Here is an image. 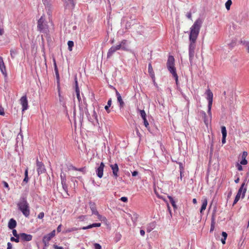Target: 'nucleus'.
<instances>
[{
    "label": "nucleus",
    "instance_id": "20e7f679",
    "mask_svg": "<svg viewBox=\"0 0 249 249\" xmlns=\"http://www.w3.org/2000/svg\"><path fill=\"white\" fill-rule=\"evenodd\" d=\"M44 20L45 18L42 16L37 22L38 29L42 33H46L47 31V25L44 23Z\"/></svg>",
    "mask_w": 249,
    "mask_h": 249
},
{
    "label": "nucleus",
    "instance_id": "c756f323",
    "mask_svg": "<svg viewBox=\"0 0 249 249\" xmlns=\"http://www.w3.org/2000/svg\"><path fill=\"white\" fill-rule=\"evenodd\" d=\"M52 238L53 237L51 236L50 234H48L44 236L43 240L49 242Z\"/></svg>",
    "mask_w": 249,
    "mask_h": 249
},
{
    "label": "nucleus",
    "instance_id": "c03bdc74",
    "mask_svg": "<svg viewBox=\"0 0 249 249\" xmlns=\"http://www.w3.org/2000/svg\"><path fill=\"white\" fill-rule=\"evenodd\" d=\"M68 1L70 2V3L72 7L73 8H74L75 5V0H68Z\"/></svg>",
    "mask_w": 249,
    "mask_h": 249
},
{
    "label": "nucleus",
    "instance_id": "bf43d9fd",
    "mask_svg": "<svg viewBox=\"0 0 249 249\" xmlns=\"http://www.w3.org/2000/svg\"><path fill=\"white\" fill-rule=\"evenodd\" d=\"M2 183L3 184L4 187L8 188V190H9L8 184L6 181H3Z\"/></svg>",
    "mask_w": 249,
    "mask_h": 249
},
{
    "label": "nucleus",
    "instance_id": "69168bd1",
    "mask_svg": "<svg viewBox=\"0 0 249 249\" xmlns=\"http://www.w3.org/2000/svg\"><path fill=\"white\" fill-rule=\"evenodd\" d=\"M222 236L224 238H227V236H228L227 233L226 232H225V231H223L222 232Z\"/></svg>",
    "mask_w": 249,
    "mask_h": 249
},
{
    "label": "nucleus",
    "instance_id": "79ce46f5",
    "mask_svg": "<svg viewBox=\"0 0 249 249\" xmlns=\"http://www.w3.org/2000/svg\"><path fill=\"white\" fill-rule=\"evenodd\" d=\"M242 164H239V163H237L236 164V167L237 168V169L239 170V171H242L243 170V167L241 165Z\"/></svg>",
    "mask_w": 249,
    "mask_h": 249
},
{
    "label": "nucleus",
    "instance_id": "7ed1b4c3",
    "mask_svg": "<svg viewBox=\"0 0 249 249\" xmlns=\"http://www.w3.org/2000/svg\"><path fill=\"white\" fill-rule=\"evenodd\" d=\"M205 93L207 95V99L208 101V113L210 115H211V108L213 101V93L209 89L206 90Z\"/></svg>",
    "mask_w": 249,
    "mask_h": 249
},
{
    "label": "nucleus",
    "instance_id": "bb28decb",
    "mask_svg": "<svg viewBox=\"0 0 249 249\" xmlns=\"http://www.w3.org/2000/svg\"><path fill=\"white\" fill-rule=\"evenodd\" d=\"M158 196L159 197H160V198L163 199V200L166 203L167 206V208H168V210L169 211V213L171 215V210L170 209V207L169 203L167 201V200L165 198H163L162 196H159L158 195Z\"/></svg>",
    "mask_w": 249,
    "mask_h": 249
},
{
    "label": "nucleus",
    "instance_id": "37998d69",
    "mask_svg": "<svg viewBox=\"0 0 249 249\" xmlns=\"http://www.w3.org/2000/svg\"><path fill=\"white\" fill-rule=\"evenodd\" d=\"M75 92H76L77 98L78 101L80 102L81 101V97H80V90L76 91Z\"/></svg>",
    "mask_w": 249,
    "mask_h": 249
},
{
    "label": "nucleus",
    "instance_id": "1a4fd4ad",
    "mask_svg": "<svg viewBox=\"0 0 249 249\" xmlns=\"http://www.w3.org/2000/svg\"><path fill=\"white\" fill-rule=\"evenodd\" d=\"M0 70L1 73L3 74L5 77H7V72L6 71V67L4 64L3 58L0 56Z\"/></svg>",
    "mask_w": 249,
    "mask_h": 249
},
{
    "label": "nucleus",
    "instance_id": "9b49d317",
    "mask_svg": "<svg viewBox=\"0 0 249 249\" xmlns=\"http://www.w3.org/2000/svg\"><path fill=\"white\" fill-rule=\"evenodd\" d=\"M53 61L54 70V71H55V75H56L57 86L59 87V85H60V77H59L58 70L57 65L56 63V61H55V60L54 58L53 59Z\"/></svg>",
    "mask_w": 249,
    "mask_h": 249
},
{
    "label": "nucleus",
    "instance_id": "aec40b11",
    "mask_svg": "<svg viewBox=\"0 0 249 249\" xmlns=\"http://www.w3.org/2000/svg\"><path fill=\"white\" fill-rule=\"evenodd\" d=\"M207 199L206 198H205L202 201V204L200 210V212L202 213L203 211H204L207 207Z\"/></svg>",
    "mask_w": 249,
    "mask_h": 249
},
{
    "label": "nucleus",
    "instance_id": "72a5a7b5",
    "mask_svg": "<svg viewBox=\"0 0 249 249\" xmlns=\"http://www.w3.org/2000/svg\"><path fill=\"white\" fill-rule=\"evenodd\" d=\"M92 118H93L95 120L96 123L97 124H99L98 120L97 119V114L95 112V110H93V115L92 116Z\"/></svg>",
    "mask_w": 249,
    "mask_h": 249
},
{
    "label": "nucleus",
    "instance_id": "412c9836",
    "mask_svg": "<svg viewBox=\"0 0 249 249\" xmlns=\"http://www.w3.org/2000/svg\"><path fill=\"white\" fill-rule=\"evenodd\" d=\"M167 66L168 71L171 73V55L169 53L168 59L167 63Z\"/></svg>",
    "mask_w": 249,
    "mask_h": 249
},
{
    "label": "nucleus",
    "instance_id": "774afa93",
    "mask_svg": "<svg viewBox=\"0 0 249 249\" xmlns=\"http://www.w3.org/2000/svg\"><path fill=\"white\" fill-rule=\"evenodd\" d=\"M125 26L126 29L129 28L131 26V23L127 21L126 23Z\"/></svg>",
    "mask_w": 249,
    "mask_h": 249
},
{
    "label": "nucleus",
    "instance_id": "dca6fc26",
    "mask_svg": "<svg viewBox=\"0 0 249 249\" xmlns=\"http://www.w3.org/2000/svg\"><path fill=\"white\" fill-rule=\"evenodd\" d=\"M126 41L125 40H123L119 45H118L116 46H113V47L115 48L116 51L119 50L120 49L125 50V47L124 45L126 43Z\"/></svg>",
    "mask_w": 249,
    "mask_h": 249
},
{
    "label": "nucleus",
    "instance_id": "8fccbe9b",
    "mask_svg": "<svg viewBox=\"0 0 249 249\" xmlns=\"http://www.w3.org/2000/svg\"><path fill=\"white\" fill-rule=\"evenodd\" d=\"M172 206L174 208V211L177 209V206L176 205L175 201L172 199Z\"/></svg>",
    "mask_w": 249,
    "mask_h": 249
},
{
    "label": "nucleus",
    "instance_id": "a18cd8bd",
    "mask_svg": "<svg viewBox=\"0 0 249 249\" xmlns=\"http://www.w3.org/2000/svg\"><path fill=\"white\" fill-rule=\"evenodd\" d=\"M248 163V161L246 159H242L240 161V164L242 165H246Z\"/></svg>",
    "mask_w": 249,
    "mask_h": 249
},
{
    "label": "nucleus",
    "instance_id": "e2e57ef3",
    "mask_svg": "<svg viewBox=\"0 0 249 249\" xmlns=\"http://www.w3.org/2000/svg\"><path fill=\"white\" fill-rule=\"evenodd\" d=\"M12 245L11 243L8 242L7 243V249H12Z\"/></svg>",
    "mask_w": 249,
    "mask_h": 249
},
{
    "label": "nucleus",
    "instance_id": "b1692460",
    "mask_svg": "<svg viewBox=\"0 0 249 249\" xmlns=\"http://www.w3.org/2000/svg\"><path fill=\"white\" fill-rule=\"evenodd\" d=\"M129 216L131 217V218L134 223H135L137 221L138 218V215L136 213H133L132 214H130Z\"/></svg>",
    "mask_w": 249,
    "mask_h": 249
},
{
    "label": "nucleus",
    "instance_id": "c9c22d12",
    "mask_svg": "<svg viewBox=\"0 0 249 249\" xmlns=\"http://www.w3.org/2000/svg\"><path fill=\"white\" fill-rule=\"evenodd\" d=\"M95 215H97L98 218L101 221L104 220L106 219V218L104 216H103L102 215H100L98 212V214H95Z\"/></svg>",
    "mask_w": 249,
    "mask_h": 249
},
{
    "label": "nucleus",
    "instance_id": "603ef678",
    "mask_svg": "<svg viewBox=\"0 0 249 249\" xmlns=\"http://www.w3.org/2000/svg\"><path fill=\"white\" fill-rule=\"evenodd\" d=\"M44 216V213L41 212L39 213L38 215V218L39 219H42Z\"/></svg>",
    "mask_w": 249,
    "mask_h": 249
},
{
    "label": "nucleus",
    "instance_id": "680f3d73",
    "mask_svg": "<svg viewBox=\"0 0 249 249\" xmlns=\"http://www.w3.org/2000/svg\"><path fill=\"white\" fill-rule=\"evenodd\" d=\"M78 171L82 172H85L86 171V167H82V168H78Z\"/></svg>",
    "mask_w": 249,
    "mask_h": 249
},
{
    "label": "nucleus",
    "instance_id": "f03ea898",
    "mask_svg": "<svg viewBox=\"0 0 249 249\" xmlns=\"http://www.w3.org/2000/svg\"><path fill=\"white\" fill-rule=\"evenodd\" d=\"M17 206L18 210L22 212L26 217H28L29 216L30 213L29 204L25 196H22L20 197Z\"/></svg>",
    "mask_w": 249,
    "mask_h": 249
},
{
    "label": "nucleus",
    "instance_id": "393cba45",
    "mask_svg": "<svg viewBox=\"0 0 249 249\" xmlns=\"http://www.w3.org/2000/svg\"><path fill=\"white\" fill-rule=\"evenodd\" d=\"M117 101L119 103V106L120 108H123L124 106V102L122 97L117 98Z\"/></svg>",
    "mask_w": 249,
    "mask_h": 249
},
{
    "label": "nucleus",
    "instance_id": "0eeeda50",
    "mask_svg": "<svg viewBox=\"0 0 249 249\" xmlns=\"http://www.w3.org/2000/svg\"><path fill=\"white\" fill-rule=\"evenodd\" d=\"M104 167L105 164L102 162L96 170L97 176L99 178H102L103 177Z\"/></svg>",
    "mask_w": 249,
    "mask_h": 249
},
{
    "label": "nucleus",
    "instance_id": "7c9ffc66",
    "mask_svg": "<svg viewBox=\"0 0 249 249\" xmlns=\"http://www.w3.org/2000/svg\"><path fill=\"white\" fill-rule=\"evenodd\" d=\"M74 82H75V91L80 90L79 88L78 85V81L76 76H75L74 78Z\"/></svg>",
    "mask_w": 249,
    "mask_h": 249
},
{
    "label": "nucleus",
    "instance_id": "f8f14e48",
    "mask_svg": "<svg viewBox=\"0 0 249 249\" xmlns=\"http://www.w3.org/2000/svg\"><path fill=\"white\" fill-rule=\"evenodd\" d=\"M111 167L113 176L116 178L118 177V172L119 171V167L118 164L117 163H115L114 164H111L110 165Z\"/></svg>",
    "mask_w": 249,
    "mask_h": 249
},
{
    "label": "nucleus",
    "instance_id": "052dcab7",
    "mask_svg": "<svg viewBox=\"0 0 249 249\" xmlns=\"http://www.w3.org/2000/svg\"><path fill=\"white\" fill-rule=\"evenodd\" d=\"M138 175V172L137 171H134L132 172V175L133 177H136Z\"/></svg>",
    "mask_w": 249,
    "mask_h": 249
},
{
    "label": "nucleus",
    "instance_id": "58836bf2",
    "mask_svg": "<svg viewBox=\"0 0 249 249\" xmlns=\"http://www.w3.org/2000/svg\"><path fill=\"white\" fill-rule=\"evenodd\" d=\"M111 87L112 88L115 90L117 98L121 97L120 94L119 93V92L117 91V90L114 87H113L112 86H111Z\"/></svg>",
    "mask_w": 249,
    "mask_h": 249
},
{
    "label": "nucleus",
    "instance_id": "5701e85b",
    "mask_svg": "<svg viewBox=\"0 0 249 249\" xmlns=\"http://www.w3.org/2000/svg\"><path fill=\"white\" fill-rule=\"evenodd\" d=\"M24 175H25V177L23 180L22 184H23V183H27L29 180L28 168H27L25 170Z\"/></svg>",
    "mask_w": 249,
    "mask_h": 249
},
{
    "label": "nucleus",
    "instance_id": "a19ab883",
    "mask_svg": "<svg viewBox=\"0 0 249 249\" xmlns=\"http://www.w3.org/2000/svg\"><path fill=\"white\" fill-rule=\"evenodd\" d=\"M13 230V231H12V232H13V234L14 235V236H20V233L19 234H18L17 233V231L15 229H12Z\"/></svg>",
    "mask_w": 249,
    "mask_h": 249
},
{
    "label": "nucleus",
    "instance_id": "49530a36",
    "mask_svg": "<svg viewBox=\"0 0 249 249\" xmlns=\"http://www.w3.org/2000/svg\"><path fill=\"white\" fill-rule=\"evenodd\" d=\"M62 185V187H63V190L66 192H68V185H67V184H63Z\"/></svg>",
    "mask_w": 249,
    "mask_h": 249
},
{
    "label": "nucleus",
    "instance_id": "6ab92c4d",
    "mask_svg": "<svg viewBox=\"0 0 249 249\" xmlns=\"http://www.w3.org/2000/svg\"><path fill=\"white\" fill-rule=\"evenodd\" d=\"M178 164H179V172H180V179L181 180H182V178L183 177L184 167H183V164L181 162H179Z\"/></svg>",
    "mask_w": 249,
    "mask_h": 249
},
{
    "label": "nucleus",
    "instance_id": "473e14b6",
    "mask_svg": "<svg viewBox=\"0 0 249 249\" xmlns=\"http://www.w3.org/2000/svg\"><path fill=\"white\" fill-rule=\"evenodd\" d=\"M221 132L222 136H227V130L225 126H222L221 127Z\"/></svg>",
    "mask_w": 249,
    "mask_h": 249
},
{
    "label": "nucleus",
    "instance_id": "cd10ccee",
    "mask_svg": "<svg viewBox=\"0 0 249 249\" xmlns=\"http://www.w3.org/2000/svg\"><path fill=\"white\" fill-rule=\"evenodd\" d=\"M15 238L14 237H11L10 238V240L12 242H15L16 243H18L19 242V240H20V236H15Z\"/></svg>",
    "mask_w": 249,
    "mask_h": 249
},
{
    "label": "nucleus",
    "instance_id": "864d4df0",
    "mask_svg": "<svg viewBox=\"0 0 249 249\" xmlns=\"http://www.w3.org/2000/svg\"><path fill=\"white\" fill-rule=\"evenodd\" d=\"M53 247L54 249H64L62 247H59L56 245H53Z\"/></svg>",
    "mask_w": 249,
    "mask_h": 249
},
{
    "label": "nucleus",
    "instance_id": "39448f33",
    "mask_svg": "<svg viewBox=\"0 0 249 249\" xmlns=\"http://www.w3.org/2000/svg\"><path fill=\"white\" fill-rule=\"evenodd\" d=\"M36 166L38 175L42 174L46 171L43 163L42 162L39 161L38 159L36 160Z\"/></svg>",
    "mask_w": 249,
    "mask_h": 249
},
{
    "label": "nucleus",
    "instance_id": "4be33fe9",
    "mask_svg": "<svg viewBox=\"0 0 249 249\" xmlns=\"http://www.w3.org/2000/svg\"><path fill=\"white\" fill-rule=\"evenodd\" d=\"M116 50L115 49V48L113 47V46L111 47L108 50V52L107 53V57L109 58L111 57L112 54L116 52Z\"/></svg>",
    "mask_w": 249,
    "mask_h": 249
},
{
    "label": "nucleus",
    "instance_id": "de8ad7c7",
    "mask_svg": "<svg viewBox=\"0 0 249 249\" xmlns=\"http://www.w3.org/2000/svg\"><path fill=\"white\" fill-rule=\"evenodd\" d=\"M92 225V227L93 228V227H99L101 226V223H93V224H91Z\"/></svg>",
    "mask_w": 249,
    "mask_h": 249
},
{
    "label": "nucleus",
    "instance_id": "4c0bfd02",
    "mask_svg": "<svg viewBox=\"0 0 249 249\" xmlns=\"http://www.w3.org/2000/svg\"><path fill=\"white\" fill-rule=\"evenodd\" d=\"M95 249H102L101 245L98 243H95L94 244Z\"/></svg>",
    "mask_w": 249,
    "mask_h": 249
},
{
    "label": "nucleus",
    "instance_id": "5fc2aeb1",
    "mask_svg": "<svg viewBox=\"0 0 249 249\" xmlns=\"http://www.w3.org/2000/svg\"><path fill=\"white\" fill-rule=\"evenodd\" d=\"M93 119H94V118H89V120L90 122H91L94 125H95L96 123V122H94V120H93Z\"/></svg>",
    "mask_w": 249,
    "mask_h": 249
},
{
    "label": "nucleus",
    "instance_id": "2f4dec72",
    "mask_svg": "<svg viewBox=\"0 0 249 249\" xmlns=\"http://www.w3.org/2000/svg\"><path fill=\"white\" fill-rule=\"evenodd\" d=\"M232 4V1L231 0H228L225 3V6L227 10H229L231 7V5Z\"/></svg>",
    "mask_w": 249,
    "mask_h": 249
},
{
    "label": "nucleus",
    "instance_id": "2eb2a0df",
    "mask_svg": "<svg viewBox=\"0 0 249 249\" xmlns=\"http://www.w3.org/2000/svg\"><path fill=\"white\" fill-rule=\"evenodd\" d=\"M17 226V222L13 218H11L10 219L8 222V228L12 230L16 228Z\"/></svg>",
    "mask_w": 249,
    "mask_h": 249
},
{
    "label": "nucleus",
    "instance_id": "338daca9",
    "mask_svg": "<svg viewBox=\"0 0 249 249\" xmlns=\"http://www.w3.org/2000/svg\"><path fill=\"white\" fill-rule=\"evenodd\" d=\"M42 1L45 5H49V0H42Z\"/></svg>",
    "mask_w": 249,
    "mask_h": 249
},
{
    "label": "nucleus",
    "instance_id": "6e6d98bb",
    "mask_svg": "<svg viewBox=\"0 0 249 249\" xmlns=\"http://www.w3.org/2000/svg\"><path fill=\"white\" fill-rule=\"evenodd\" d=\"M4 109L0 107V115H4Z\"/></svg>",
    "mask_w": 249,
    "mask_h": 249
},
{
    "label": "nucleus",
    "instance_id": "9d476101",
    "mask_svg": "<svg viewBox=\"0 0 249 249\" xmlns=\"http://www.w3.org/2000/svg\"><path fill=\"white\" fill-rule=\"evenodd\" d=\"M244 185H245V183H243L242 184L241 187H240L239 189L238 190L237 194V195L235 197V199L234 200L233 205L235 204L239 200L240 196H241V193L243 192V189L244 187Z\"/></svg>",
    "mask_w": 249,
    "mask_h": 249
},
{
    "label": "nucleus",
    "instance_id": "a878e982",
    "mask_svg": "<svg viewBox=\"0 0 249 249\" xmlns=\"http://www.w3.org/2000/svg\"><path fill=\"white\" fill-rule=\"evenodd\" d=\"M68 49L70 51H71L72 50V47L74 45V43L72 41L69 40L68 42Z\"/></svg>",
    "mask_w": 249,
    "mask_h": 249
},
{
    "label": "nucleus",
    "instance_id": "423d86ee",
    "mask_svg": "<svg viewBox=\"0 0 249 249\" xmlns=\"http://www.w3.org/2000/svg\"><path fill=\"white\" fill-rule=\"evenodd\" d=\"M20 104L22 105V111L27 110L28 107V101L26 95L23 96L20 99Z\"/></svg>",
    "mask_w": 249,
    "mask_h": 249
},
{
    "label": "nucleus",
    "instance_id": "ddd939ff",
    "mask_svg": "<svg viewBox=\"0 0 249 249\" xmlns=\"http://www.w3.org/2000/svg\"><path fill=\"white\" fill-rule=\"evenodd\" d=\"M172 77H173L175 78L177 88H178V89L179 84L178 80V76L176 72L175 68L174 67H173V66H172Z\"/></svg>",
    "mask_w": 249,
    "mask_h": 249
},
{
    "label": "nucleus",
    "instance_id": "a211bd4d",
    "mask_svg": "<svg viewBox=\"0 0 249 249\" xmlns=\"http://www.w3.org/2000/svg\"><path fill=\"white\" fill-rule=\"evenodd\" d=\"M148 73L150 75L152 79H154L155 74L151 63H149L148 64Z\"/></svg>",
    "mask_w": 249,
    "mask_h": 249
},
{
    "label": "nucleus",
    "instance_id": "6e6552de",
    "mask_svg": "<svg viewBox=\"0 0 249 249\" xmlns=\"http://www.w3.org/2000/svg\"><path fill=\"white\" fill-rule=\"evenodd\" d=\"M20 240L22 241H30L32 240L33 236L31 234H28L25 233H20Z\"/></svg>",
    "mask_w": 249,
    "mask_h": 249
},
{
    "label": "nucleus",
    "instance_id": "4468645a",
    "mask_svg": "<svg viewBox=\"0 0 249 249\" xmlns=\"http://www.w3.org/2000/svg\"><path fill=\"white\" fill-rule=\"evenodd\" d=\"M89 207L92 212V213L93 214H98V211L96 210V205L94 202L90 201L89 202Z\"/></svg>",
    "mask_w": 249,
    "mask_h": 249
},
{
    "label": "nucleus",
    "instance_id": "f257e3e1",
    "mask_svg": "<svg viewBox=\"0 0 249 249\" xmlns=\"http://www.w3.org/2000/svg\"><path fill=\"white\" fill-rule=\"evenodd\" d=\"M202 23V20L201 18H198L195 21L194 24L190 28V32L189 35L190 44L189 48V55L190 61H192L194 57L195 50L196 47V42Z\"/></svg>",
    "mask_w": 249,
    "mask_h": 249
},
{
    "label": "nucleus",
    "instance_id": "13d9d810",
    "mask_svg": "<svg viewBox=\"0 0 249 249\" xmlns=\"http://www.w3.org/2000/svg\"><path fill=\"white\" fill-rule=\"evenodd\" d=\"M186 17L189 19H192V14H191V12L187 13V14H186Z\"/></svg>",
    "mask_w": 249,
    "mask_h": 249
},
{
    "label": "nucleus",
    "instance_id": "09e8293b",
    "mask_svg": "<svg viewBox=\"0 0 249 249\" xmlns=\"http://www.w3.org/2000/svg\"><path fill=\"white\" fill-rule=\"evenodd\" d=\"M120 200L124 202H126L127 201V198L125 196H123L121 198Z\"/></svg>",
    "mask_w": 249,
    "mask_h": 249
},
{
    "label": "nucleus",
    "instance_id": "4d7b16f0",
    "mask_svg": "<svg viewBox=\"0 0 249 249\" xmlns=\"http://www.w3.org/2000/svg\"><path fill=\"white\" fill-rule=\"evenodd\" d=\"M42 241H43V243L44 244V247H45V248H46V247L49 246V242H48L47 241H45V240H42Z\"/></svg>",
    "mask_w": 249,
    "mask_h": 249
},
{
    "label": "nucleus",
    "instance_id": "ea45409f",
    "mask_svg": "<svg viewBox=\"0 0 249 249\" xmlns=\"http://www.w3.org/2000/svg\"><path fill=\"white\" fill-rule=\"evenodd\" d=\"M248 155V153L246 151H244L242 153V159H246V158Z\"/></svg>",
    "mask_w": 249,
    "mask_h": 249
},
{
    "label": "nucleus",
    "instance_id": "f3484780",
    "mask_svg": "<svg viewBox=\"0 0 249 249\" xmlns=\"http://www.w3.org/2000/svg\"><path fill=\"white\" fill-rule=\"evenodd\" d=\"M156 223L155 222H153L149 223L146 228V231L148 232H150L152 230H153L156 227Z\"/></svg>",
    "mask_w": 249,
    "mask_h": 249
},
{
    "label": "nucleus",
    "instance_id": "3c124183",
    "mask_svg": "<svg viewBox=\"0 0 249 249\" xmlns=\"http://www.w3.org/2000/svg\"><path fill=\"white\" fill-rule=\"evenodd\" d=\"M92 225L91 224L90 225H88V226H86V227H83L82 228V229L83 230H87V229H90V228H92Z\"/></svg>",
    "mask_w": 249,
    "mask_h": 249
},
{
    "label": "nucleus",
    "instance_id": "e433bc0d",
    "mask_svg": "<svg viewBox=\"0 0 249 249\" xmlns=\"http://www.w3.org/2000/svg\"><path fill=\"white\" fill-rule=\"evenodd\" d=\"M214 224H215V223H214V220H213L212 221L211 225L210 232H212L213 231V230L214 229Z\"/></svg>",
    "mask_w": 249,
    "mask_h": 249
},
{
    "label": "nucleus",
    "instance_id": "c85d7f7f",
    "mask_svg": "<svg viewBox=\"0 0 249 249\" xmlns=\"http://www.w3.org/2000/svg\"><path fill=\"white\" fill-rule=\"evenodd\" d=\"M140 115L142 119H146V114L144 110H139Z\"/></svg>",
    "mask_w": 249,
    "mask_h": 249
},
{
    "label": "nucleus",
    "instance_id": "0e129e2a",
    "mask_svg": "<svg viewBox=\"0 0 249 249\" xmlns=\"http://www.w3.org/2000/svg\"><path fill=\"white\" fill-rule=\"evenodd\" d=\"M49 234H50L51 236H52L53 237H54L55 236V230L53 231Z\"/></svg>",
    "mask_w": 249,
    "mask_h": 249
},
{
    "label": "nucleus",
    "instance_id": "f704fd0d",
    "mask_svg": "<svg viewBox=\"0 0 249 249\" xmlns=\"http://www.w3.org/2000/svg\"><path fill=\"white\" fill-rule=\"evenodd\" d=\"M143 124H144V125H145V126L148 129V130H149V123L146 119H143Z\"/></svg>",
    "mask_w": 249,
    "mask_h": 249
}]
</instances>
